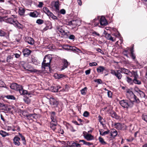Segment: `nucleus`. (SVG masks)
<instances>
[{"mask_svg": "<svg viewBox=\"0 0 147 147\" xmlns=\"http://www.w3.org/2000/svg\"><path fill=\"white\" fill-rule=\"evenodd\" d=\"M11 88L12 89L16 90H19L20 93L21 95H27L28 97H31V94L28 93L26 90L23 89L22 86L19 85H18L16 83H12L10 86Z\"/></svg>", "mask_w": 147, "mask_h": 147, "instance_id": "nucleus-1", "label": "nucleus"}, {"mask_svg": "<svg viewBox=\"0 0 147 147\" xmlns=\"http://www.w3.org/2000/svg\"><path fill=\"white\" fill-rule=\"evenodd\" d=\"M51 56L50 55H47L45 57L44 60L42 63V69L44 71L45 69L47 71L50 70V63L51 60Z\"/></svg>", "mask_w": 147, "mask_h": 147, "instance_id": "nucleus-2", "label": "nucleus"}, {"mask_svg": "<svg viewBox=\"0 0 147 147\" xmlns=\"http://www.w3.org/2000/svg\"><path fill=\"white\" fill-rule=\"evenodd\" d=\"M120 105L124 108H128L133 106V102L130 101L122 100L119 102Z\"/></svg>", "mask_w": 147, "mask_h": 147, "instance_id": "nucleus-3", "label": "nucleus"}, {"mask_svg": "<svg viewBox=\"0 0 147 147\" xmlns=\"http://www.w3.org/2000/svg\"><path fill=\"white\" fill-rule=\"evenodd\" d=\"M120 70L121 73H124V74H127L130 77H132V75L135 72L133 71H130L129 70L123 68H121L120 69Z\"/></svg>", "mask_w": 147, "mask_h": 147, "instance_id": "nucleus-4", "label": "nucleus"}, {"mask_svg": "<svg viewBox=\"0 0 147 147\" xmlns=\"http://www.w3.org/2000/svg\"><path fill=\"white\" fill-rule=\"evenodd\" d=\"M83 134L84 138L88 141H91L94 139V137L93 136L87 133L86 132L84 131Z\"/></svg>", "mask_w": 147, "mask_h": 147, "instance_id": "nucleus-5", "label": "nucleus"}, {"mask_svg": "<svg viewBox=\"0 0 147 147\" xmlns=\"http://www.w3.org/2000/svg\"><path fill=\"white\" fill-rule=\"evenodd\" d=\"M132 77H133L134 78V79H133V83H134L135 84L138 85L141 84V81L138 80V75L136 72H135L134 74L132 75Z\"/></svg>", "mask_w": 147, "mask_h": 147, "instance_id": "nucleus-6", "label": "nucleus"}, {"mask_svg": "<svg viewBox=\"0 0 147 147\" xmlns=\"http://www.w3.org/2000/svg\"><path fill=\"white\" fill-rule=\"evenodd\" d=\"M126 94L127 97L129 99L134 98V100H136V97L131 90L127 91Z\"/></svg>", "mask_w": 147, "mask_h": 147, "instance_id": "nucleus-7", "label": "nucleus"}, {"mask_svg": "<svg viewBox=\"0 0 147 147\" xmlns=\"http://www.w3.org/2000/svg\"><path fill=\"white\" fill-rule=\"evenodd\" d=\"M50 104L54 106V107H57L59 104L58 101L53 97H51L50 98Z\"/></svg>", "mask_w": 147, "mask_h": 147, "instance_id": "nucleus-8", "label": "nucleus"}, {"mask_svg": "<svg viewBox=\"0 0 147 147\" xmlns=\"http://www.w3.org/2000/svg\"><path fill=\"white\" fill-rule=\"evenodd\" d=\"M114 125L115 128L119 130L124 129L126 128V126L124 124H122L119 123H115Z\"/></svg>", "mask_w": 147, "mask_h": 147, "instance_id": "nucleus-9", "label": "nucleus"}, {"mask_svg": "<svg viewBox=\"0 0 147 147\" xmlns=\"http://www.w3.org/2000/svg\"><path fill=\"white\" fill-rule=\"evenodd\" d=\"M63 49L66 50H71L73 51H76V49L78 50L75 47L67 45H63Z\"/></svg>", "mask_w": 147, "mask_h": 147, "instance_id": "nucleus-10", "label": "nucleus"}, {"mask_svg": "<svg viewBox=\"0 0 147 147\" xmlns=\"http://www.w3.org/2000/svg\"><path fill=\"white\" fill-rule=\"evenodd\" d=\"M7 22L10 24H13L15 26H18V23L17 21L14 20L12 18H8L7 20Z\"/></svg>", "mask_w": 147, "mask_h": 147, "instance_id": "nucleus-11", "label": "nucleus"}, {"mask_svg": "<svg viewBox=\"0 0 147 147\" xmlns=\"http://www.w3.org/2000/svg\"><path fill=\"white\" fill-rule=\"evenodd\" d=\"M100 23L102 26H105L107 25V22L104 17L102 16L101 17L100 21Z\"/></svg>", "mask_w": 147, "mask_h": 147, "instance_id": "nucleus-12", "label": "nucleus"}, {"mask_svg": "<svg viewBox=\"0 0 147 147\" xmlns=\"http://www.w3.org/2000/svg\"><path fill=\"white\" fill-rule=\"evenodd\" d=\"M79 21L78 20H72L68 22V25L70 26L72 25L73 27L78 25V23Z\"/></svg>", "mask_w": 147, "mask_h": 147, "instance_id": "nucleus-13", "label": "nucleus"}, {"mask_svg": "<svg viewBox=\"0 0 147 147\" xmlns=\"http://www.w3.org/2000/svg\"><path fill=\"white\" fill-rule=\"evenodd\" d=\"M20 140V138L17 136L13 138V142L14 144L18 146H19L20 144V143L19 142V141Z\"/></svg>", "mask_w": 147, "mask_h": 147, "instance_id": "nucleus-14", "label": "nucleus"}, {"mask_svg": "<svg viewBox=\"0 0 147 147\" xmlns=\"http://www.w3.org/2000/svg\"><path fill=\"white\" fill-rule=\"evenodd\" d=\"M63 65L61 69V70H62L65 69L68 66V62L66 60L64 59L63 60Z\"/></svg>", "mask_w": 147, "mask_h": 147, "instance_id": "nucleus-15", "label": "nucleus"}, {"mask_svg": "<svg viewBox=\"0 0 147 147\" xmlns=\"http://www.w3.org/2000/svg\"><path fill=\"white\" fill-rule=\"evenodd\" d=\"M38 15L37 12L36 11H34L33 12H31L29 14L30 16L33 18L37 17L38 16Z\"/></svg>", "mask_w": 147, "mask_h": 147, "instance_id": "nucleus-16", "label": "nucleus"}, {"mask_svg": "<svg viewBox=\"0 0 147 147\" xmlns=\"http://www.w3.org/2000/svg\"><path fill=\"white\" fill-rule=\"evenodd\" d=\"M24 55L26 56L30 55L31 53V51L28 49H26L23 51Z\"/></svg>", "mask_w": 147, "mask_h": 147, "instance_id": "nucleus-17", "label": "nucleus"}, {"mask_svg": "<svg viewBox=\"0 0 147 147\" xmlns=\"http://www.w3.org/2000/svg\"><path fill=\"white\" fill-rule=\"evenodd\" d=\"M111 135L113 137H115L117 134V131L114 129H112L111 130Z\"/></svg>", "mask_w": 147, "mask_h": 147, "instance_id": "nucleus-18", "label": "nucleus"}, {"mask_svg": "<svg viewBox=\"0 0 147 147\" xmlns=\"http://www.w3.org/2000/svg\"><path fill=\"white\" fill-rule=\"evenodd\" d=\"M51 118L53 122L54 123L57 122L56 117L55 116V113L54 112H52L51 114Z\"/></svg>", "mask_w": 147, "mask_h": 147, "instance_id": "nucleus-19", "label": "nucleus"}, {"mask_svg": "<svg viewBox=\"0 0 147 147\" xmlns=\"http://www.w3.org/2000/svg\"><path fill=\"white\" fill-rule=\"evenodd\" d=\"M65 76L62 74H58L57 73H55L54 75V77L56 79H59L63 78L65 77Z\"/></svg>", "mask_w": 147, "mask_h": 147, "instance_id": "nucleus-20", "label": "nucleus"}, {"mask_svg": "<svg viewBox=\"0 0 147 147\" xmlns=\"http://www.w3.org/2000/svg\"><path fill=\"white\" fill-rule=\"evenodd\" d=\"M105 68L102 66H100L97 67L96 69L98 73H101L105 70Z\"/></svg>", "mask_w": 147, "mask_h": 147, "instance_id": "nucleus-21", "label": "nucleus"}, {"mask_svg": "<svg viewBox=\"0 0 147 147\" xmlns=\"http://www.w3.org/2000/svg\"><path fill=\"white\" fill-rule=\"evenodd\" d=\"M57 31L63 35L65 34L66 33L65 32L64 30L63 29L62 27H60L57 28Z\"/></svg>", "mask_w": 147, "mask_h": 147, "instance_id": "nucleus-22", "label": "nucleus"}, {"mask_svg": "<svg viewBox=\"0 0 147 147\" xmlns=\"http://www.w3.org/2000/svg\"><path fill=\"white\" fill-rule=\"evenodd\" d=\"M106 38L108 40H111L112 41H115V39H114L113 37H112L110 34H106L105 35Z\"/></svg>", "mask_w": 147, "mask_h": 147, "instance_id": "nucleus-23", "label": "nucleus"}, {"mask_svg": "<svg viewBox=\"0 0 147 147\" xmlns=\"http://www.w3.org/2000/svg\"><path fill=\"white\" fill-rule=\"evenodd\" d=\"M0 134L3 137H5L9 135L8 133H7L3 130L0 131Z\"/></svg>", "mask_w": 147, "mask_h": 147, "instance_id": "nucleus-24", "label": "nucleus"}, {"mask_svg": "<svg viewBox=\"0 0 147 147\" xmlns=\"http://www.w3.org/2000/svg\"><path fill=\"white\" fill-rule=\"evenodd\" d=\"M27 40V42L30 44L33 45L34 43V40L31 37L28 38Z\"/></svg>", "mask_w": 147, "mask_h": 147, "instance_id": "nucleus-25", "label": "nucleus"}, {"mask_svg": "<svg viewBox=\"0 0 147 147\" xmlns=\"http://www.w3.org/2000/svg\"><path fill=\"white\" fill-rule=\"evenodd\" d=\"M43 11L47 14L48 16L49 14V13H50L51 12H50L48 9L46 7H44L43 8Z\"/></svg>", "mask_w": 147, "mask_h": 147, "instance_id": "nucleus-26", "label": "nucleus"}, {"mask_svg": "<svg viewBox=\"0 0 147 147\" xmlns=\"http://www.w3.org/2000/svg\"><path fill=\"white\" fill-rule=\"evenodd\" d=\"M61 88V87L60 86H57V87H53V92H56L58 91H60L61 90H59V89Z\"/></svg>", "mask_w": 147, "mask_h": 147, "instance_id": "nucleus-27", "label": "nucleus"}, {"mask_svg": "<svg viewBox=\"0 0 147 147\" xmlns=\"http://www.w3.org/2000/svg\"><path fill=\"white\" fill-rule=\"evenodd\" d=\"M24 12L25 11L23 8L21 7L19 8V13L20 15H23Z\"/></svg>", "mask_w": 147, "mask_h": 147, "instance_id": "nucleus-28", "label": "nucleus"}, {"mask_svg": "<svg viewBox=\"0 0 147 147\" xmlns=\"http://www.w3.org/2000/svg\"><path fill=\"white\" fill-rule=\"evenodd\" d=\"M53 5H54V7L56 9H58L59 6V3L58 1L55 2H53L52 3Z\"/></svg>", "mask_w": 147, "mask_h": 147, "instance_id": "nucleus-29", "label": "nucleus"}, {"mask_svg": "<svg viewBox=\"0 0 147 147\" xmlns=\"http://www.w3.org/2000/svg\"><path fill=\"white\" fill-rule=\"evenodd\" d=\"M126 81L130 84H132L134 82L133 79H132L128 76L126 77Z\"/></svg>", "mask_w": 147, "mask_h": 147, "instance_id": "nucleus-30", "label": "nucleus"}, {"mask_svg": "<svg viewBox=\"0 0 147 147\" xmlns=\"http://www.w3.org/2000/svg\"><path fill=\"white\" fill-rule=\"evenodd\" d=\"M111 115L113 118H115L117 119H119V116L115 112H113L112 113H111Z\"/></svg>", "mask_w": 147, "mask_h": 147, "instance_id": "nucleus-31", "label": "nucleus"}, {"mask_svg": "<svg viewBox=\"0 0 147 147\" xmlns=\"http://www.w3.org/2000/svg\"><path fill=\"white\" fill-rule=\"evenodd\" d=\"M5 97L9 99L14 100L16 99L15 97L12 95H8L5 96Z\"/></svg>", "mask_w": 147, "mask_h": 147, "instance_id": "nucleus-32", "label": "nucleus"}, {"mask_svg": "<svg viewBox=\"0 0 147 147\" xmlns=\"http://www.w3.org/2000/svg\"><path fill=\"white\" fill-rule=\"evenodd\" d=\"M119 79H120L121 78L122 76L121 74V73L119 72L118 71H117L116 74V75H115Z\"/></svg>", "mask_w": 147, "mask_h": 147, "instance_id": "nucleus-33", "label": "nucleus"}, {"mask_svg": "<svg viewBox=\"0 0 147 147\" xmlns=\"http://www.w3.org/2000/svg\"><path fill=\"white\" fill-rule=\"evenodd\" d=\"M98 18H95L93 20L92 25L94 26H96L98 25V22H96Z\"/></svg>", "mask_w": 147, "mask_h": 147, "instance_id": "nucleus-34", "label": "nucleus"}, {"mask_svg": "<svg viewBox=\"0 0 147 147\" xmlns=\"http://www.w3.org/2000/svg\"><path fill=\"white\" fill-rule=\"evenodd\" d=\"M4 107L5 108L4 109L7 111H9L11 109V107L7 105H5V106Z\"/></svg>", "mask_w": 147, "mask_h": 147, "instance_id": "nucleus-35", "label": "nucleus"}, {"mask_svg": "<svg viewBox=\"0 0 147 147\" xmlns=\"http://www.w3.org/2000/svg\"><path fill=\"white\" fill-rule=\"evenodd\" d=\"M130 51L131 52V55L133 59H135V56L134 54L133 53L134 51L133 48H132L130 50Z\"/></svg>", "mask_w": 147, "mask_h": 147, "instance_id": "nucleus-36", "label": "nucleus"}, {"mask_svg": "<svg viewBox=\"0 0 147 147\" xmlns=\"http://www.w3.org/2000/svg\"><path fill=\"white\" fill-rule=\"evenodd\" d=\"M87 88L85 87L81 90V93L82 95H85L86 94Z\"/></svg>", "mask_w": 147, "mask_h": 147, "instance_id": "nucleus-37", "label": "nucleus"}, {"mask_svg": "<svg viewBox=\"0 0 147 147\" xmlns=\"http://www.w3.org/2000/svg\"><path fill=\"white\" fill-rule=\"evenodd\" d=\"M56 123L57 122L55 123L54 124L53 123H51V127L53 131L55 130L56 129L55 127L57 125Z\"/></svg>", "mask_w": 147, "mask_h": 147, "instance_id": "nucleus-38", "label": "nucleus"}, {"mask_svg": "<svg viewBox=\"0 0 147 147\" xmlns=\"http://www.w3.org/2000/svg\"><path fill=\"white\" fill-rule=\"evenodd\" d=\"M99 142L102 144H106L103 139L101 137H99L98 138Z\"/></svg>", "mask_w": 147, "mask_h": 147, "instance_id": "nucleus-39", "label": "nucleus"}, {"mask_svg": "<svg viewBox=\"0 0 147 147\" xmlns=\"http://www.w3.org/2000/svg\"><path fill=\"white\" fill-rule=\"evenodd\" d=\"M71 146L73 147H81L80 144L75 142L73 143Z\"/></svg>", "mask_w": 147, "mask_h": 147, "instance_id": "nucleus-40", "label": "nucleus"}, {"mask_svg": "<svg viewBox=\"0 0 147 147\" xmlns=\"http://www.w3.org/2000/svg\"><path fill=\"white\" fill-rule=\"evenodd\" d=\"M28 117H30L31 119H36L37 117V115L36 114H30L29 115Z\"/></svg>", "mask_w": 147, "mask_h": 147, "instance_id": "nucleus-41", "label": "nucleus"}, {"mask_svg": "<svg viewBox=\"0 0 147 147\" xmlns=\"http://www.w3.org/2000/svg\"><path fill=\"white\" fill-rule=\"evenodd\" d=\"M24 102L27 104H29L30 103L31 100L29 98H25L24 99Z\"/></svg>", "mask_w": 147, "mask_h": 147, "instance_id": "nucleus-42", "label": "nucleus"}, {"mask_svg": "<svg viewBox=\"0 0 147 147\" xmlns=\"http://www.w3.org/2000/svg\"><path fill=\"white\" fill-rule=\"evenodd\" d=\"M139 94L140 95V97L142 98H144L145 97V94L142 91H140L139 92Z\"/></svg>", "mask_w": 147, "mask_h": 147, "instance_id": "nucleus-43", "label": "nucleus"}, {"mask_svg": "<svg viewBox=\"0 0 147 147\" xmlns=\"http://www.w3.org/2000/svg\"><path fill=\"white\" fill-rule=\"evenodd\" d=\"M36 23L39 24H41L43 23V21L40 19H39L36 20Z\"/></svg>", "mask_w": 147, "mask_h": 147, "instance_id": "nucleus-44", "label": "nucleus"}, {"mask_svg": "<svg viewBox=\"0 0 147 147\" xmlns=\"http://www.w3.org/2000/svg\"><path fill=\"white\" fill-rule=\"evenodd\" d=\"M129 49L128 48L127 49L125 50L123 52V54L126 55L127 57L128 56L127 54L129 53V52L128 51Z\"/></svg>", "mask_w": 147, "mask_h": 147, "instance_id": "nucleus-45", "label": "nucleus"}, {"mask_svg": "<svg viewBox=\"0 0 147 147\" xmlns=\"http://www.w3.org/2000/svg\"><path fill=\"white\" fill-rule=\"evenodd\" d=\"M109 132V130H108L107 131H105L102 133V132H100V134L102 136H104L108 134Z\"/></svg>", "mask_w": 147, "mask_h": 147, "instance_id": "nucleus-46", "label": "nucleus"}, {"mask_svg": "<svg viewBox=\"0 0 147 147\" xmlns=\"http://www.w3.org/2000/svg\"><path fill=\"white\" fill-rule=\"evenodd\" d=\"M89 65L90 66H95L97 65V63L95 62H94L89 63Z\"/></svg>", "mask_w": 147, "mask_h": 147, "instance_id": "nucleus-47", "label": "nucleus"}, {"mask_svg": "<svg viewBox=\"0 0 147 147\" xmlns=\"http://www.w3.org/2000/svg\"><path fill=\"white\" fill-rule=\"evenodd\" d=\"M25 71H30L31 72H36V71L37 70L35 69H27L25 68Z\"/></svg>", "mask_w": 147, "mask_h": 147, "instance_id": "nucleus-48", "label": "nucleus"}, {"mask_svg": "<svg viewBox=\"0 0 147 147\" xmlns=\"http://www.w3.org/2000/svg\"><path fill=\"white\" fill-rule=\"evenodd\" d=\"M12 57L11 56H9L7 58V61L8 62H10L11 59H12Z\"/></svg>", "mask_w": 147, "mask_h": 147, "instance_id": "nucleus-49", "label": "nucleus"}, {"mask_svg": "<svg viewBox=\"0 0 147 147\" xmlns=\"http://www.w3.org/2000/svg\"><path fill=\"white\" fill-rule=\"evenodd\" d=\"M107 95L108 96L109 98L111 97L112 93L110 91L107 90Z\"/></svg>", "mask_w": 147, "mask_h": 147, "instance_id": "nucleus-50", "label": "nucleus"}, {"mask_svg": "<svg viewBox=\"0 0 147 147\" xmlns=\"http://www.w3.org/2000/svg\"><path fill=\"white\" fill-rule=\"evenodd\" d=\"M89 115V113L86 111L84 112L83 114V116L86 117H88V116Z\"/></svg>", "mask_w": 147, "mask_h": 147, "instance_id": "nucleus-51", "label": "nucleus"}, {"mask_svg": "<svg viewBox=\"0 0 147 147\" xmlns=\"http://www.w3.org/2000/svg\"><path fill=\"white\" fill-rule=\"evenodd\" d=\"M98 120L100 122V123L102 124H103L102 120H103V119L102 118L101 116L100 115L98 117Z\"/></svg>", "mask_w": 147, "mask_h": 147, "instance_id": "nucleus-52", "label": "nucleus"}, {"mask_svg": "<svg viewBox=\"0 0 147 147\" xmlns=\"http://www.w3.org/2000/svg\"><path fill=\"white\" fill-rule=\"evenodd\" d=\"M95 82H97L99 84H101L102 83V81L100 79H98L96 80H94Z\"/></svg>", "mask_w": 147, "mask_h": 147, "instance_id": "nucleus-53", "label": "nucleus"}, {"mask_svg": "<svg viewBox=\"0 0 147 147\" xmlns=\"http://www.w3.org/2000/svg\"><path fill=\"white\" fill-rule=\"evenodd\" d=\"M142 119L147 122V115H143L142 116Z\"/></svg>", "mask_w": 147, "mask_h": 147, "instance_id": "nucleus-54", "label": "nucleus"}, {"mask_svg": "<svg viewBox=\"0 0 147 147\" xmlns=\"http://www.w3.org/2000/svg\"><path fill=\"white\" fill-rule=\"evenodd\" d=\"M5 33L3 31L0 30V36H3L5 35Z\"/></svg>", "mask_w": 147, "mask_h": 147, "instance_id": "nucleus-55", "label": "nucleus"}, {"mask_svg": "<svg viewBox=\"0 0 147 147\" xmlns=\"http://www.w3.org/2000/svg\"><path fill=\"white\" fill-rule=\"evenodd\" d=\"M117 73V71H116L115 70L113 69H111V73L112 74L115 75H116V74Z\"/></svg>", "mask_w": 147, "mask_h": 147, "instance_id": "nucleus-56", "label": "nucleus"}, {"mask_svg": "<svg viewBox=\"0 0 147 147\" xmlns=\"http://www.w3.org/2000/svg\"><path fill=\"white\" fill-rule=\"evenodd\" d=\"M20 135L21 138L22 140L23 141V144H25V140L24 137L21 134Z\"/></svg>", "mask_w": 147, "mask_h": 147, "instance_id": "nucleus-57", "label": "nucleus"}, {"mask_svg": "<svg viewBox=\"0 0 147 147\" xmlns=\"http://www.w3.org/2000/svg\"><path fill=\"white\" fill-rule=\"evenodd\" d=\"M93 144L92 143L86 142L85 144V145H86L88 146H90L91 145H92Z\"/></svg>", "mask_w": 147, "mask_h": 147, "instance_id": "nucleus-58", "label": "nucleus"}, {"mask_svg": "<svg viewBox=\"0 0 147 147\" xmlns=\"http://www.w3.org/2000/svg\"><path fill=\"white\" fill-rule=\"evenodd\" d=\"M96 51L100 53H101L102 54H103V51L100 49L99 48H97L96 49Z\"/></svg>", "mask_w": 147, "mask_h": 147, "instance_id": "nucleus-59", "label": "nucleus"}, {"mask_svg": "<svg viewBox=\"0 0 147 147\" xmlns=\"http://www.w3.org/2000/svg\"><path fill=\"white\" fill-rule=\"evenodd\" d=\"M43 5V3L42 2H39V4L38 5V6L39 7H42Z\"/></svg>", "mask_w": 147, "mask_h": 147, "instance_id": "nucleus-60", "label": "nucleus"}, {"mask_svg": "<svg viewBox=\"0 0 147 147\" xmlns=\"http://www.w3.org/2000/svg\"><path fill=\"white\" fill-rule=\"evenodd\" d=\"M5 85L4 83L2 81H0V86L3 87Z\"/></svg>", "mask_w": 147, "mask_h": 147, "instance_id": "nucleus-61", "label": "nucleus"}, {"mask_svg": "<svg viewBox=\"0 0 147 147\" xmlns=\"http://www.w3.org/2000/svg\"><path fill=\"white\" fill-rule=\"evenodd\" d=\"M134 90L135 91L138 93L141 91L137 87H135L134 88Z\"/></svg>", "mask_w": 147, "mask_h": 147, "instance_id": "nucleus-62", "label": "nucleus"}, {"mask_svg": "<svg viewBox=\"0 0 147 147\" xmlns=\"http://www.w3.org/2000/svg\"><path fill=\"white\" fill-rule=\"evenodd\" d=\"M55 15L51 12L48 15L49 18H52Z\"/></svg>", "mask_w": 147, "mask_h": 147, "instance_id": "nucleus-63", "label": "nucleus"}, {"mask_svg": "<svg viewBox=\"0 0 147 147\" xmlns=\"http://www.w3.org/2000/svg\"><path fill=\"white\" fill-rule=\"evenodd\" d=\"M86 75L89 74L90 72V69H89L86 70L85 72Z\"/></svg>", "mask_w": 147, "mask_h": 147, "instance_id": "nucleus-64", "label": "nucleus"}]
</instances>
